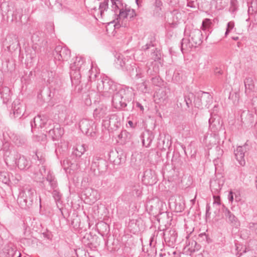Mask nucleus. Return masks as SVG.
Masks as SVG:
<instances>
[{
  "label": "nucleus",
  "instance_id": "nucleus-4",
  "mask_svg": "<svg viewBox=\"0 0 257 257\" xmlns=\"http://www.w3.org/2000/svg\"><path fill=\"white\" fill-rule=\"evenodd\" d=\"M201 100H202V108L205 107L208 109L210 112L218 111L220 105L216 102H213V97L208 92L201 91Z\"/></svg>",
  "mask_w": 257,
  "mask_h": 257
},
{
  "label": "nucleus",
  "instance_id": "nucleus-31",
  "mask_svg": "<svg viewBox=\"0 0 257 257\" xmlns=\"http://www.w3.org/2000/svg\"><path fill=\"white\" fill-rule=\"evenodd\" d=\"M11 140L17 146H22L25 143V139L22 136H19L17 134H12L10 137Z\"/></svg>",
  "mask_w": 257,
  "mask_h": 257
},
{
  "label": "nucleus",
  "instance_id": "nucleus-60",
  "mask_svg": "<svg viewBox=\"0 0 257 257\" xmlns=\"http://www.w3.org/2000/svg\"><path fill=\"white\" fill-rule=\"evenodd\" d=\"M47 93L48 94V97L50 98L49 104L53 105V104H52V102L51 101L52 96L51 95V92H50V90H47Z\"/></svg>",
  "mask_w": 257,
  "mask_h": 257
},
{
  "label": "nucleus",
  "instance_id": "nucleus-38",
  "mask_svg": "<svg viewBox=\"0 0 257 257\" xmlns=\"http://www.w3.org/2000/svg\"><path fill=\"white\" fill-rule=\"evenodd\" d=\"M10 175L7 172H0V180L5 184H7L10 181Z\"/></svg>",
  "mask_w": 257,
  "mask_h": 257
},
{
  "label": "nucleus",
  "instance_id": "nucleus-17",
  "mask_svg": "<svg viewBox=\"0 0 257 257\" xmlns=\"http://www.w3.org/2000/svg\"><path fill=\"white\" fill-rule=\"evenodd\" d=\"M155 45L156 44H155L154 40H151L149 43H147L142 48V49L144 51H146L152 48L153 49H152V51L153 52H152L151 55L152 58L155 61L160 59L161 56L159 51H158L156 48H155Z\"/></svg>",
  "mask_w": 257,
  "mask_h": 257
},
{
  "label": "nucleus",
  "instance_id": "nucleus-11",
  "mask_svg": "<svg viewBox=\"0 0 257 257\" xmlns=\"http://www.w3.org/2000/svg\"><path fill=\"white\" fill-rule=\"evenodd\" d=\"M137 16L135 10L131 9L130 8L125 7L124 9L122 8L119 12L118 18L117 19H129L133 20L134 17Z\"/></svg>",
  "mask_w": 257,
  "mask_h": 257
},
{
  "label": "nucleus",
  "instance_id": "nucleus-58",
  "mask_svg": "<svg viewBox=\"0 0 257 257\" xmlns=\"http://www.w3.org/2000/svg\"><path fill=\"white\" fill-rule=\"evenodd\" d=\"M39 170H40V173L42 176H43L44 174L46 173V167L45 166L42 165Z\"/></svg>",
  "mask_w": 257,
  "mask_h": 257
},
{
  "label": "nucleus",
  "instance_id": "nucleus-19",
  "mask_svg": "<svg viewBox=\"0 0 257 257\" xmlns=\"http://www.w3.org/2000/svg\"><path fill=\"white\" fill-rule=\"evenodd\" d=\"M1 257H21V253L17 250L10 247H5L0 253Z\"/></svg>",
  "mask_w": 257,
  "mask_h": 257
},
{
  "label": "nucleus",
  "instance_id": "nucleus-12",
  "mask_svg": "<svg viewBox=\"0 0 257 257\" xmlns=\"http://www.w3.org/2000/svg\"><path fill=\"white\" fill-rule=\"evenodd\" d=\"M165 241L168 242L169 245H173L177 240V233L174 229H170L163 232Z\"/></svg>",
  "mask_w": 257,
  "mask_h": 257
},
{
  "label": "nucleus",
  "instance_id": "nucleus-49",
  "mask_svg": "<svg viewBox=\"0 0 257 257\" xmlns=\"http://www.w3.org/2000/svg\"><path fill=\"white\" fill-rule=\"evenodd\" d=\"M42 235L44 238H46L47 239H52V234L51 232H49L48 231L44 232L43 233H42Z\"/></svg>",
  "mask_w": 257,
  "mask_h": 257
},
{
  "label": "nucleus",
  "instance_id": "nucleus-48",
  "mask_svg": "<svg viewBox=\"0 0 257 257\" xmlns=\"http://www.w3.org/2000/svg\"><path fill=\"white\" fill-rule=\"evenodd\" d=\"M216 194H213V204L219 206L221 204L220 198L218 195H216Z\"/></svg>",
  "mask_w": 257,
  "mask_h": 257
},
{
  "label": "nucleus",
  "instance_id": "nucleus-42",
  "mask_svg": "<svg viewBox=\"0 0 257 257\" xmlns=\"http://www.w3.org/2000/svg\"><path fill=\"white\" fill-rule=\"evenodd\" d=\"M175 208L174 210L176 212H181L184 209V204H182L180 202H177L175 201Z\"/></svg>",
  "mask_w": 257,
  "mask_h": 257
},
{
  "label": "nucleus",
  "instance_id": "nucleus-62",
  "mask_svg": "<svg viewBox=\"0 0 257 257\" xmlns=\"http://www.w3.org/2000/svg\"><path fill=\"white\" fill-rule=\"evenodd\" d=\"M128 123L131 127L134 128L135 127V125H134V123L132 120H128Z\"/></svg>",
  "mask_w": 257,
  "mask_h": 257
},
{
  "label": "nucleus",
  "instance_id": "nucleus-40",
  "mask_svg": "<svg viewBox=\"0 0 257 257\" xmlns=\"http://www.w3.org/2000/svg\"><path fill=\"white\" fill-rule=\"evenodd\" d=\"M53 190V191L52 193L53 197L56 202H59L61 199L62 195L59 191L56 188Z\"/></svg>",
  "mask_w": 257,
  "mask_h": 257
},
{
  "label": "nucleus",
  "instance_id": "nucleus-26",
  "mask_svg": "<svg viewBox=\"0 0 257 257\" xmlns=\"http://www.w3.org/2000/svg\"><path fill=\"white\" fill-rule=\"evenodd\" d=\"M1 97L4 103H7L11 98V90L7 86L2 87L0 89Z\"/></svg>",
  "mask_w": 257,
  "mask_h": 257
},
{
  "label": "nucleus",
  "instance_id": "nucleus-18",
  "mask_svg": "<svg viewBox=\"0 0 257 257\" xmlns=\"http://www.w3.org/2000/svg\"><path fill=\"white\" fill-rule=\"evenodd\" d=\"M223 212L226 219L232 224V225L237 227L240 223L237 218L227 208H224Z\"/></svg>",
  "mask_w": 257,
  "mask_h": 257
},
{
  "label": "nucleus",
  "instance_id": "nucleus-52",
  "mask_svg": "<svg viewBox=\"0 0 257 257\" xmlns=\"http://www.w3.org/2000/svg\"><path fill=\"white\" fill-rule=\"evenodd\" d=\"M48 78L47 79V82L48 83H50L53 81V79L54 78V74L53 72L51 71V72H48Z\"/></svg>",
  "mask_w": 257,
  "mask_h": 257
},
{
  "label": "nucleus",
  "instance_id": "nucleus-25",
  "mask_svg": "<svg viewBox=\"0 0 257 257\" xmlns=\"http://www.w3.org/2000/svg\"><path fill=\"white\" fill-rule=\"evenodd\" d=\"M91 121L87 119H83L79 122L80 130L83 133L88 134L89 130L91 128Z\"/></svg>",
  "mask_w": 257,
  "mask_h": 257
},
{
  "label": "nucleus",
  "instance_id": "nucleus-29",
  "mask_svg": "<svg viewBox=\"0 0 257 257\" xmlns=\"http://www.w3.org/2000/svg\"><path fill=\"white\" fill-rule=\"evenodd\" d=\"M99 161L102 163H104V161L101 158L98 157H95L93 158L91 166V170L92 171L94 174H96V170L97 169L99 172Z\"/></svg>",
  "mask_w": 257,
  "mask_h": 257
},
{
  "label": "nucleus",
  "instance_id": "nucleus-56",
  "mask_svg": "<svg viewBox=\"0 0 257 257\" xmlns=\"http://www.w3.org/2000/svg\"><path fill=\"white\" fill-rule=\"evenodd\" d=\"M250 11H251V9H250V8H248V13L249 14V15L250 16L253 15L254 21L255 24H257V11L256 12H255V13L253 14H251L250 13Z\"/></svg>",
  "mask_w": 257,
  "mask_h": 257
},
{
  "label": "nucleus",
  "instance_id": "nucleus-24",
  "mask_svg": "<svg viewBox=\"0 0 257 257\" xmlns=\"http://www.w3.org/2000/svg\"><path fill=\"white\" fill-rule=\"evenodd\" d=\"M131 134L126 130H122L118 135V142L121 144H125L131 139Z\"/></svg>",
  "mask_w": 257,
  "mask_h": 257
},
{
  "label": "nucleus",
  "instance_id": "nucleus-9",
  "mask_svg": "<svg viewBox=\"0 0 257 257\" xmlns=\"http://www.w3.org/2000/svg\"><path fill=\"white\" fill-rule=\"evenodd\" d=\"M189 39L191 43L195 46V48L200 45L202 42V34L201 30L193 29L189 34Z\"/></svg>",
  "mask_w": 257,
  "mask_h": 257
},
{
  "label": "nucleus",
  "instance_id": "nucleus-45",
  "mask_svg": "<svg viewBox=\"0 0 257 257\" xmlns=\"http://www.w3.org/2000/svg\"><path fill=\"white\" fill-rule=\"evenodd\" d=\"M146 103L145 100H144L143 102H142L136 101L134 102V105H135L137 108L139 109L140 111H144L145 110L144 105Z\"/></svg>",
  "mask_w": 257,
  "mask_h": 257
},
{
  "label": "nucleus",
  "instance_id": "nucleus-15",
  "mask_svg": "<svg viewBox=\"0 0 257 257\" xmlns=\"http://www.w3.org/2000/svg\"><path fill=\"white\" fill-rule=\"evenodd\" d=\"M245 151V146H238L236 148V149L234 150V155L236 160L238 163L242 166H243L245 164V161L244 159V152Z\"/></svg>",
  "mask_w": 257,
  "mask_h": 257
},
{
  "label": "nucleus",
  "instance_id": "nucleus-59",
  "mask_svg": "<svg viewBox=\"0 0 257 257\" xmlns=\"http://www.w3.org/2000/svg\"><path fill=\"white\" fill-rule=\"evenodd\" d=\"M214 73L216 75H221L222 74V71L220 69L216 68L214 70Z\"/></svg>",
  "mask_w": 257,
  "mask_h": 257
},
{
  "label": "nucleus",
  "instance_id": "nucleus-2",
  "mask_svg": "<svg viewBox=\"0 0 257 257\" xmlns=\"http://www.w3.org/2000/svg\"><path fill=\"white\" fill-rule=\"evenodd\" d=\"M35 126L45 127L48 136L53 141L59 140L64 134V130L60 124L53 123L52 119H48L45 113H38L34 118Z\"/></svg>",
  "mask_w": 257,
  "mask_h": 257
},
{
  "label": "nucleus",
  "instance_id": "nucleus-10",
  "mask_svg": "<svg viewBox=\"0 0 257 257\" xmlns=\"http://www.w3.org/2000/svg\"><path fill=\"white\" fill-rule=\"evenodd\" d=\"M15 163L20 170L28 169L30 167L29 161L27 159L18 153L15 155Z\"/></svg>",
  "mask_w": 257,
  "mask_h": 257
},
{
  "label": "nucleus",
  "instance_id": "nucleus-57",
  "mask_svg": "<svg viewBox=\"0 0 257 257\" xmlns=\"http://www.w3.org/2000/svg\"><path fill=\"white\" fill-rule=\"evenodd\" d=\"M136 77L138 78H140L142 77V70L140 68H136Z\"/></svg>",
  "mask_w": 257,
  "mask_h": 257
},
{
  "label": "nucleus",
  "instance_id": "nucleus-32",
  "mask_svg": "<svg viewBox=\"0 0 257 257\" xmlns=\"http://www.w3.org/2000/svg\"><path fill=\"white\" fill-rule=\"evenodd\" d=\"M131 187L133 195L139 197L142 194V189L139 183H135Z\"/></svg>",
  "mask_w": 257,
  "mask_h": 257
},
{
  "label": "nucleus",
  "instance_id": "nucleus-13",
  "mask_svg": "<svg viewBox=\"0 0 257 257\" xmlns=\"http://www.w3.org/2000/svg\"><path fill=\"white\" fill-rule=\"evenodd\" d=\"M141 138L143 146L148 148L150 146L154 138V135L151 131L146 130L141 134Z\"/></svg>",
  "mask_w": 257,
  "mask_h": 257
},
{
  "label": "nucleus",
  "instance_id": "nucleus-44",
  "mask_svg": "<svg viewBox=\"0 0 257 257\" xmlns=\"http://www.w3.org/2000/svg\"><path fill=\"white\" fill-rule=\"evenodd\" d=\"M234 27V23L233 21L229 22L227 24V28L225 33V36L227 37L230 31L233 29Z\"/></svg>",
  "mask_w": 257,
  "mask_h": 257
},
{
  "label": "nucleus",
  "instance_id": "nucleus-30",
  "mask_svg": "<svg viewBox=\"0 0 257 257\" xmlns=\"http://www.w3.org/2000/svg\"><path fill=\"white\" fill-rule=\"evenodd\" d=\"M193 47H195V46L191 43L190 39L183 38L182 40L181 49L182 53H184V50H189V49Z\"/></svg>",
  "mask_w": 257,
  "mask_h": 257
},
{
  "label": "nucleus",
  "instance_id": "nucleus-37",
  "mask_svg": "<svg viewBox=\"0 0 257 257\" xmlns=\"http://www.w3.org/2000/svg\"><path fill=\"white\" fill-rule=\"evenodd\" d=\"M108 3L109 0H104L100 3L99 9L101 17H102L104 12L107 11L108 8Z\"/></svg>",
  "mask_w": 257,
  "mask_h": 257
},
{
  "label": "nucleus",
  "instance_id": "nucleus-35",
  "mask_svg": "<svg viewBox=\"0 0 257 257\" xmlns=\"http://www.w3.org/2000/svg\"><path fill=\"white\" fill-rule=\"evenodd\" d=\"M89 67H90V69L89 70V78L90 81L95 80L96 77L97 76L98 73L97 72L96 69L95 68V72L93 71V64L91 62V64H89Z\"/></svg>",
  "mask_w": 257,
  "mask_h": 257
},
{
  "label": "nucleus",
  "instance_id": "nucleus-28",
  "mask_svg": "<svg viewBox=\"0 0 257 257\" xmlns=\"http://www.w3.org/2000/svg\"><path fill=\"white\" fill-rule=\"evenodd\" d=\"M46 180L49 183L51 189H56L57 187V182L55 176L50 171L48 172Z\"/></svg>",
  "mask_w": 257,
  "mask_h": 257
},
{
  "label": "nucleus",
  "instance_id": "nucleus-55",
  "mask_svg": "<svg viewBox=\"0 0 257 257\" xmlns=\"http://www.w3.org/2000/svg\"><path fill=\"white\" fill-rule=\"evenodd\" d=\"M36 156L38 160L40 161V163L43 165L45 161V158L42 155L39 156L37 153L36 154Z\"/></svg>",
  "mask_w": 257,
  "mask_h": 257
},
{
  "label": "nucleus",
  "instance_id": "nucleus-36",
  "mask_svg": "<svg viewBox=\"0 0 257 257\" xmlns=\"http://www.w3.org/2000/svg\"><path fill=\"white\" fill-rule=\"evenodd\" d=\"M156 98H158L160 102H164L167 98L166 92L163 89H160L156 93Z\"/></svg>",
  "mask_w": 257,
  "mask_h": 257
},
{
  "label": "nucleus",
  "instance_id": "nucleus-21",
  "mask_svg": "<svg viewBox=\"0 0 257 257\" xmlns=\"http://www.w3.org/2000/svg\"><path fill=\"white\" fill-rule=\"evenodd\" d=\"M223 182L218 179L211 180L210 187L213 194H218L223 186Z\"/></svg>",
  "mask_w": 257,
  "mask_h": 257
},
{
  "label": "nucleus",
  "instance_id": "nucleus-14",
  "mask_svg": "<svg viewBox=\"0 0 257 257\" xmlns=\"http://www.w3.org/2000/svg\"><path fill=\"white\" fill-rule=\"evenodd\" d=\"M118 89L124 102H126V101H131L134 98L135 92L132 88L124 87L118 88Z\"/></svg>",
  "mask_w": 257,
  "mask_h": 257
},
{
  "label": "nucleus",
  "instance_id": "nucleus-20",
  "mask_svg": "<svg viewBox=\"0 0 257 257\" xmlns=\"http://www.w3.org/2000/svg\"><path fill=\"white\" fill-rule=\"evenodd\" d=\"M142 180L149 185H152L155 182L154 173L151 169H147L144 171Z\"/></svg>",
  "mask_w": 257,
  "mask_h": 257
},
{
  "label": "nucleus",
  "instance_id": "nucleus-34",
  "mask_svg": "<svg viewBox=\"0 0 257 257\" xmlns=\"http://www.w3.org/2000/svg\"><path fill=\"white\" fill-rule=\"evenodd\" d=\"M6 40L9 41L10 43V45L8 46L9 48L12 47L13 45H14L13 47L14 48L16 46H18L19 44L18 38L15 35L8 36Z\"/></svg>",
  "mask_w": 257,
  "mask_h": 257
},
{
  "label": "nucleus",
  "instance_id": "nucleus-6",
  "mask_svg": "<svg viewBox=\"0 0 257 257\" xmlns=\"http://www.w3.org/2000/svg\"><path fill=\"white\" fill-rule=\"evenodd\" d=\"M194 98V94L192 93H188L183 96H179L177 98V105L180 107L182 111H189V108L192 105V100Z\"/></svg>",
  "mask_w": 257,
  "mask_h": 257
},
{
  "label": "nucleus",
  "instance_id": "nucleus-33",
  "mask_svg": "<svg viewBox=\"0 0 257 257\" xmlns=\"http://www.w3.org/2000/svg\"><path fill=\"white\" fill-rule=\"evenodd\" d=\"M111 8L112 10L114 12V13H117V11H120L121 7L122 6V4L120 0H111Z\"/></svg>",
  "mask_w": 257,
  "mask_h": 257
},
{
  "label": "nucleus",
  "instance_id": "nucleus-8",
  "mask_svg": "<svg viewBox=\"0 0 257 257\" xmlns=\"http://www.w3.org/2000/svg\"><path fill=\"white\" fill-rule=\"evenodd\" d=\"M90 64V60H88L87 62H86L83 57L78 56L73 59V62L70 64V69L80 70L83 71L84 70H87L89 68Z\"/></svg>",
  "mask_w": 257,
  "mask_h": 257
},
{
  "label": "nucleus",
  "instance_id": "nucleus-61",
  "mask_svg": "<svg viewBox=\"0 0 257 257\" xmlns=\"http://www.w3.org/2000/svg\"><path fill=\"white\" fill-rule=\"evenodd\" d=\"M228 199H229V200L230 201H233V194H232V193L231 192H230L229 195H228Z\"/></svg>",
  "mask_w": 257,
  "mask_h": 257
},
{
  "label": "nucleus",
  "instance_id": "nucleus-54",
  "mask_svg": "<svg viewBox=\"0 0 257 257\" xmlns=\"http://www.w3.org/2000/svg\"><path fill=\"white\" fill-rule=\"evenodd\" d=\"M117 61L119 63V65H120V67L122 68V69H124V68H126V67H125V62L122 59L120 58V57L117 59Z\"/></svg>",
  "mask_w": 257,
  "mask_h": 257
},
{
  "label": "nucleus",
  "instance_id": "nucleus-41",
  "mask_svg": "<svg viewBox=\"0 0 257 257\" xmlns=\"http://www.w3.org/2000/svg\"><path fill=\"white\" fill-rule=\"evenodd\" d=\"M172 79L176 83L179 82L182 79V74L178 70L175 71Z\"/></svg>",
  "mask_w": 257,
  "mask_h": 257
},
{
  "label": "nucleus",
  "instance_id": "nucleus-43",
  "mask_svg": "<svg viewBox=\"0 0 257 257\" xmlns=\"http://www.w3.org/2000/svg\"><path fill=\"white\" fill-rule=\"evenodd\" d=\"M247 111L248 112H252L254 111V112H257V98L256 100H254L253 102L249 105Z\"/></svg>",
  "mask_w": 257,
  "mask_h": 257
},
{
  "label": "nucleus",
  "instance_id": "nucleus-27",
  "mask_svg": "<svg viewBox=\"0 0 257 257\" xmlns=\"http://www.w3.org/2000/svg\"><path fill=\"white\" fill-rule=\"evenodd\" d=\"M86 151L84 144H77L74 148L73 154L77 157H80Z\"/></svg>",
  "mask_w": 257,
  "mask_h": 257
},
{
  "label": "nucleus",
  "instance_id": "nucleus-47",
  "mask_svg": "<svg viewBox=\"0 0 257 257\" xmlns=\"http://www.w3.org/2000/svg\"><path fill=\"white\" fill-rule=\"evenodd\" d=\"M162 6L163 4L161 0H155V11L156 12H158L161 11L162 10Z\"/></svg>",
  "mask_w": 257,
  "mask_h": 257
},
{
  "label": "nucleus",
  "instance_id": "nucleus-39",
  "mask_svg": "<svg viewBox=\"0 0 257 257\" xmlns=\"http://www.w3.org/2000/svg\"><path fill=\"white\" fill-rule=\"evenodd\" d=\"M194 103L195 106L197 108H202V100H201V92L198 93L197 97L194 96Z\"/></svg>",
  "mask_w": 257,
  "mask_h": 257
},
{
  "label": "nucleus",
  "instance_id": "nucleus-46",
  "mask_svg": "<svg viewBox=\"0 0 257 257\" xmlns=\"http://www.w3.org/2000/svg\"><path fill=\"white\" fill-rule=\"evenodd\" d=\"M139 89L143 93L148 92L147 85L145 82H143L139 84Z\"/></svg>",
  "mask_w": 257,
  "mask_h": 257
},
{
  "label": "nucleus",
  "instance_id": "nucleus-64",
  "mask_svg": "<svg viewBox=\"0 0 257 257\" xmlns=\"http://www.w3.org/2000/svg\"><path fill=\"white\" fill-rule=\"evenodd\" d=\"M254 182H255V186L256 189L257 190V176L255 178Z\"/></svg>",
  "mask_w": 257,
  "mask_h": 257
},
{
  "label": "nucleus",
  "instance_id": "nucleus-63",
  "mask_svg": "<svg viewBox=\"0 0 257 257\" xmlns=\"http://www.w3.org/2000/svg\"><path fill=\"white\" fill-rule=\"evenodd\" d=\"M210 209V207L209 205L208 204H207L206 205V212H209Z\"/></svg>",
  "mask_w": 257,
  "mask_h": 257
},
{
  "label": "nucleus",
  "instance_id": "nucleus-23",
  "mask_svg": "<svg viewBox=\"0 0 257 257\" xmlns=\"http://www.w3.org/2000/svg\"><path fill=\"white\" fill-rule=\"evenodd\" d=\"M189 235L186 236V247H188V250L191 252L193 253L196 251H198L200 248V244H198L197 242L194 240H190L189 239Z\"/></svg>",
  "mask_w": 257,
  "mask_h": 257
},
{
  "label": "nucleus",
  "instance_id": "nucleus-53",
  "mask_svg": "<svg viewBox=\"0 0 257 257\" xmlns=\"http://www.w3.org/2000/svg\"><path fill=\"white\" fill-rule=\"evenodd\" d=\"M207 239V235L205 233H202L199 234L198 239L199 241H203Z\"/></svg>",
  "mask_w": 257,
  "mask_h": 257
},
{
  "label": "nucleus",
  "instance_id": "nucleus-51",
  "mask_svg": "<svg viewBox=\"0 0 257 257\" xmlns=\"http://www.w3.org/2000/svg\"><path fill=\"white\" fill-rule=\"evenodd\" d=\"M210 21L209 19H206L202 22V27L203 30H205L208 28L210 24Z\"/></svg>",
  "mask_w": 257,
  "mask_h": 257
},
{
  "label": "nucleus",
  "instance_id": "nucleus-5",
  "mask_svg": "<svg viewBox=\"0 0 257 257\" xmlns=\"http://www.w3.org/2000/svg\"><path fill=\"white\" fill-rule=\"evenodd\" d=\"M102 124L108 130L115 131L121 125V118L116 113L109 114L103 119Z\"/></svg>",
  "mask_w": 257,
  "mask_h": 257
},
{
  "label": "nucleus",
  "instance_id": "nucleus-22",
  "mask_svg": "<svg viewBox=\"0 0 257 257\" xmlns=\"http://www.w3.org/2000/svg\"><path fill=\"white\" fill-rule=\"evenodd\" d=\"M82 72L80 70H71L70 77L72 84L77 85L80 83Z\"/></svg>",
  "mask_w": 257,
  "mask_h": 257
},
{
  "label": "nucleus",
  "instance_id": "nucleus-3",
  "mask_svg": "<svg viewBox=\"0 0 257 257\" xmlns=\"http://www.w3.org/2000/svg\"><path fill=\"white\" fill-rule=\"evenodd\" d=\"M35 193V190L30 186H27L22 190L17 199L20 206L24 209L30 208L32 205Z\"/></svg>",
  "mask_w": 257,
  "mask_h": 257
},
{
  "label": "nucleus",
  "instance_id": "nucleus-1",
  "mask_svg": "<svg viewBox=\"0 0 257 257\" xmlns=\"http://www.w3.org/2000/svg\"><path fill=\"white\" fill-rule=\"evenodd\" d=\"M97 89L100 94L105 97L112 96V105L117 111H128L124 109L127 105L118 89L117 85L107 76H103L98 82Z\"/></svg>",
  "mask_w": 257,
  "mask_h": 257
},
{
  "label": "nucleus",
  "instance_id": "nucleus-16",
  "mask_svg": "<svg viewBox=\"0 0 257 257\" xmlns=\"http://www.w3.org/2000/svg\"><path fill=\"white\" fill-rule=\"evenodd\" d=\"M243 82L245 87L244 92L246 96H249L254 90V78L252 77H246Z\"/></svg>",
  "mask_w": 257,
  "mask_h": 257
},
{
  "label": "nucleus",
  "instance_id": "nucleus-7",
  "mask_svg": "<svg viewBox=\"0 0 257 257\" xmlns=\"http://www.w3.org/2000/svg\"><path fill=\"white\" fill-rule=\"evenodd\" d=\"M53 55L55 60L61 63L69 60L71 52L67 48L59 45L56 47Z\"/></svg>",
  "mask_w": 257,
  "mask_h": 257
},
{
  "label": "nucleus",
  "instance_id": "nucleus-50",
  "mask_svg": "<svg viewBox=\"0 0 257 257\" xmlns=\"http://www.w3.org/2000/svg\"><path fill=\"white\" fill-rule=\"evenodd\" d=\"M249 228L252 230L254 231L257 235V223L250 222L249 224Z\"/></svg>",
  "mask_w": 257,
  "mask_h": 257
}]
</instances>
